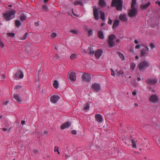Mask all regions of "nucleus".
Listing matches in <instances>:
<instances>
[{"instance_id":"f257e3e1","label":"nucleus","mask_w":160,"mask_h":160,"mask_svg":"<svg viewBox=\"0 0 160 160\" xmlns=\"http://www.w3.org/2000/svg\"><path fill=\"white\" fill-rule=\"evenodd\" d=\"M16 12V10H12L7 12L6 13H3V17L6 21H9L14 18L15 14Z\"/></svg>"},{"instance_id":"f03ea898","label":"nucleus","mask_w":160,"mask_h":160,"mask_svg":"<svg viewBox=\"0 0 160 160\" xmlns=\"http://www.w3.org/2000/svg\"><path fill=\"white\" fill-rule=\"evenodd\" d=\"M112 6L116 8L118 11H121L122 7L123 2L121 0H112Z\"/></svg>"},{"instance_id":"7ed1b4c3","label":"nucleus","mask_w":160,"mask_h":160,"mask_svg":"<svg viewBox=\"0 0 160 160\" xmlns=\"http://www.w3.org/2000/svg\"><path fill=\"white\" fill-rule=\"evenodd\" d=\"M149 66L148 63L146 61H143L138 64L137 67L140 71H143L146 69Z\"/></svg>"},{"instance_id":"20e7f679","label":"nucleus","mask_w":160,"mask_h":160,"mask_svg":"<svg viewBox=\"0 0 160 160\" xmlns=\"http://www.w3.org/2000/svg\"><path fill=\"white\" fill-rule=\"evenodd\" d=\"M91 75L90 74L84 73L82 75V78L83 81L88 82L91 80Z\"/></svg>"},{"instance_id":"39448f33","label":"nucleus","mask_w":160,"mask_h":160,"mask_svg":"<svg viewBox=\"0 0 160 160\" xmlns=\"http://www.w3.org/2000/svg\"><path fill=\"white\" fill-rule=\"evenodd\" d=\"M24 76L23 72L21 71L18 70L17 72L14 76V79L17 80L19 79L22 78Z\"/></svg>"},{"instance_id":"423d86ee","label":"nucleus","mask_w":160,"mask_h":160,"mask_svg":"<svg viewBox=\"0 0 160 160\" xmlns=\"http://www.w3.org/2000/svg\"><path fill=\"white\" fill-rule=\"evenodd\" d=\"M138 13L137 9L135 8H132L129 12L128 15L130 17H133L137 15Z\"/></svg>"},{"instance_id":"0eeeda50","label":"nucleus","mask_w":160,"mask_h":160,"mask_svg":"<svg viewBox=\"0 0 160 160\" xmlns=\"http://www.w3.org/2000/svg\"><path fill=\"white\" fill-rule=\"evenodd\" d=\"M92 88L95 92H99L101 89V85L99 83L95 82L92 85Z\"/></svg>"},{"instance_id":"6e6552de","label":"nucleus","mask_w":160,"mask_h":160,"mask_svg":"<svg viewBox=\"0 0 160 160\" xmlns=\"http://www.w3.org/2000/svg\"><path fill=\"white\" fill-rule=\"evenodd\" d=\"M98 11V9L96 8L95 7H94L93 9V13L94 18L96 20H98L99 19Z\"/></svg>"},{"instance_id":"1a4fd4ad","label":"nucleus","mask_w":160,"mask_h":160,"mask_svg":"<svg viewBox=\"0 0 160 160\" xmlns=\"http://www.w3.org/2000/svg\"><path fill=\"white\" fill-rule=\"evenodd\" d=\"M158 98L156 95H152L149 98V100L150 102L153 103H156L158 101Z\"/></svg>"},{"instance_id":"9d476101","label":"nucleus","mask_w":160,"mask_h":160,"mask_svg":"<svg viewBox=\"0 0 160 160\" xmlns=\"http://www.w3.org/2000/svg\"><path fill=\"white\" fill-rule=\"evenodd\" d=\"M76 73L72 72L69 73L68 77L70 80L74 81L76 80Z\"/></svg>"},{"instance_id":"9b49d317","label":"nucleus","mask_w":160,"mask_h":160,"mask_svg":"<svg viewBox=\"0 0 160 160\" xmlns=\"http://www.w3.org/2000/svg\"><path fill=\"white\" fill-rule=\"evenodd\" d=\"M71 126V123L69 121H67L61 125L60 128L62 130H63L64 129L68 128Z\"/></svg>"},{"instance_id":"f8f14e48","label":"nucleus","mask_w":160,"mask_h":160,"mask_svg":"<svg viewBox=\"0 0 160 160\" xmlns=\"http://www.w3.org/2000/svg\"><path fill=\"white\" fill-rule=\"evenodd\" d=\"M60 97L57 95H53L51 96L50 98L51 101L54 103H56L57 101L59 99Z\"/></svg>"},{"instance_id":"ddd939ff","label":"nucleus","mask_w":160,"mask_h":160,"mask_svg":"<svg viewBox=\"0 0 160 160\" xmlns=\"http://www.w3.org/2000/svg\"><path fill=\"white\" fill-rule=\"evenodd\" d=\"M151 3L150 2H148L146 4H143L140 5V7L142 10L144 11L148 8V7L150 5Z\"/></svg>"},{"instance_id":"4468645a","label":"nucleus","mask_w":160,"mask_h":160,"mask_svg":"<svg viewBox=\"0 0 160 160\" xmlns=\"http://www.w3.org/2000/svg\"><path fill=\"white\" fill-rule=\"evenodd\" d=\"M102 53V51L100 49H98L95 52L94 55L95 57L97 58H99Z\"/></svg>"},{"instance_id":"2eb2a0df","label":"nucleus","mask_w":160,"mask_h":160,"mask_svg":"<svg viewBox=\"0 0 160 160\" xmlns=\"http://www.w3.org/2000/svg\"><path fill=\"white\" fill-rule=\"evenodd\" d=\"M146 82L147 83L151 85H154L157 82V81L155 79H149Z\"/></svg>"},{"instance_id":"dca6fc26","label":"nucleus","mask_w":160,"mask_h":160,"mask_svg":"<svg viewBox=\"0 0 160 160\" xmlns=\"http://www.w3.org/2000/svg\"><path fill=\"white\" fill-rule=\"evenodd\" d=\"M120 21L119 20H115L113 24L112 28L114 30L119 25Z\"/></svg>"},{"instance_id":"f3484780","label":"nucleus","mask_w":160,"mask_h":160,"mask_svg":"<svg viewBox=\"0 0 160 160\" xmlns=\"http://www.w3.org/2000/svg\"><path fill=\"white\" fill-rule=\"evenodd\" d=\"M95 118L96 121L99 122H101L102 121V117L100 114H97L95 116Z\"/></svg>"},{"instance_id":"a211bd4d","label":"nucleus","mask_w":160,"mask_h":160,"mask_svg":"<svg viewBox=\"0 0 160 160\" xmlns=\"http://www.w3.org/2000/svg\"><path fill=\"white\" fill-rule=\"evenodd\" d=\"M98 37L100 39H103L104 38L103 33L102 31H99L98 32Z\"/></svg>"},{"instance_id":"6ab92c4d","label":"nucleus","mask_w":160,"mask_h":160,"mask_svg":"<svg viewBox=\"0 0 160 160\" xmlns=\"http://www.w3.org/2000/svg\"><path fill=\"white\" fill-rule=\"evenodd\" d=\"M99 5L102 8H104L106 6V2L104 0H99Z\"/></svg>"},{"instance_id":"aec40b11","label":"nucleus","mask_w":160,"mask_h":160,"mask_svg":"<svg viewBox=\"0 0 160 160\" xmlns=\"http://www.w3.org/2000/svg\"><path fill=\"white\" fill-rule=\"evenodd\" d=\"M22 23L20 21L18 20H16L15 21V25L17 28H19L21 25Z\"/></svg>"},{"instance_id":"412c9836","label":"nucleus","mask_w":160,"mask_h":160,"mask_svg":"<svg viewBox=\"0 0 160 160\" xmlns=\"http://www.w3.org/2000/svg\"><path fill=\"white\" fill-rule=\"evenodd\" d=\"M90 103V102H88L86 103L83 108L84 110L87 111L89 110L90 108L89 104Z\"/></svg>"},{"instance_id":"4be33fe9","label":"nucleus","mask_w":160,"mask_h":160,"mask_svg":"<svg viewBox=\"0 0 160 160\" xmlns=\"http://www.w3.org/2000/svg\"><path fill=\"white\" fill-rule=\"evenodd\" d=\"M108 45L109 48L113 47L115 44V42H114L113 41H108Z\"/></svg>"},{"instance_id":"5701e85b","label":"nucleus","mask_w":160,"mask_h":160,"mask_svg":"<svg viewBox=\"0 0 160 160\" xmlns=\"http://www.w3.org/2000/svg\"><path fill=\"white\" fill-rule=\"evenodd\" d=\"M119 19L122 22L125 21L127 19V18L125 14L122 15L121 14L119 16Z\"/></svg>"},{"instance_id":"b1692460","label":"nucleus","mask_w":160,"mask_h":160,"mask_svg":"<svg viewBox=\"0 0 160 160\" xmlns=\"http://www.w3.org/2000/svg\"><path fill=\"white\" fill-rule=\"evenodd\" d=\"M140 53V57H142L144 56L145 55L146 52L144 48H142L141 50Z\"/></svg>"},{"instance_id":"393cba45","label":"nucleus","mask_w":160,"mask_h":160,"mask_svg":"<svg viewBox=\"0 0 160 160\" xmlns=\"http://www.w3.org/2000/svg\"><path fill=\"white\" fill-rule=\"evenodd\" d=\"M20 18L21 21H23L26 20L27 17L24 14H22L20 16Z\"/></svg>"},{"instance_id":"a878e982","label":"nucleus","mask_w":160,"mask_h":160,"mask_svg":"<svg viewBox=\"0 0 160 160\" xmlns=\"http://www.w3.org/2000/svg\"><path fill=\"white\" fill-rule=\"evenodd\" d=\"M99 12L100 15V18L102 20H105L104 12H102V11H100Z\"/></svg>"},{"instance_id":"bb28decb","label":"nucleus","mask_w":160,"mask_h":160,"mask_svg":"<svg viewBox=\"0 0 160 160\" xmlns=\"http://www.w3.org/2000/svg\"><path fill=\"white\" fill-rule=\"evenodd\" d=\"M13 98L16 100L17 101L18 103L21 102V100L18 96L17 94L14 95L13 96Z\"/></svg>"},{"instance_id":"cd10ccee","label":"nucleus","mask_w":160,"mask_h":160,"mask_svg":"<svg viewBox=\"0 0 160 160\" xmlns=\"http://www.w3.org/2000/svg\"><path fill=\"white\" fill-rule=\"evenodd\" d=\"M116 38V37L114 34L110 35L108 37V41H113V40Z\"/></svg>"},{"instance_id":"c85d7f7f","label":"nucleus","mask_w":160,"mask_h":160,"mask_svg":"<svg viewBox=\"0 0 160 160\" xmlns=\"http://www.w3.org/2000/svg\"><path fill=\"white\" fill-rule=\"evenodd\" d=\"M53 86L54 88L56 89L57 88L59 87V83L57 80H55L54 81Z\"/></svg>"},{"instance_id":"c756f323","label":"nucleus","mask_w":160,"mask_h":160,"mask_svg":"<svg viewBox=\"0 0 160 160\" xmlns=\"http://www.w3.org/2000/svg\"><path fill=\"white\" fill-rule=\"evenodd\" d=\"M136 0H132L131 8H135L134 7L136 5Z\"/></svg>"},{"instance_id":"7c9ffc66","label":"nucleus","mask_w":160,"mask_h":160,"mask_svg":"<svg viewBox=\"0 0 160 160\" xmlns=\"http://www.w3.org/2000/svg\"><path fill=\"white\" fill-rule=\"evenodd\" d=\"M117 53L118 55L122 60H124V56L120 52H117Z\"/></svg>"},{"instance_id":"2f4dec72","label":"nucleus","mask_w":160,"mask_h":160,"mask_svg":"<svg viewBox=\"0 0 160 160\" xmlns=\"http://www.w3.org/2000/svg\"><path fill=\"white\" fill-rule=\"evenodd\" d=\"M7 35L8 37H14L15 34L14 33H9L8 32L7 33Z\"/></svg>"},{"instance_id":"473e14b6","label":"nucleus","mask_w":160,"mask_h":160,"mask_svg":"<svg viewBox=\"0 0 160 160\" xmlns=\"http://www.w3.org/2000/svg\"><path fill=\"white\" fill-rule=\"evenodd\" d=\"M74 4L75 6L77 5H80L82 6L83 5L82 2L79 1H75L74 3Z\"/></svg>"},{"instance_id":"72a5a7b5","label":"nucleus","mask_w":160,"mask_h":160,"mask_svg":"<svg viewBox=\"0 0 160 160\" xmlns=\"http://www.w3.org/2000/svg\"><path fill=\"white\" fill-rule=\"evenodd\" d=\"M88 49L90 50L89 54L90 55L92 54V55H93L95 51H94L93 49L91 47H88Z\"/></svg>"},{"instance_id":"f704fd0d","label":"nucleus","mask_w":160,"mask_h":160,"mask_svg":"<svg viewBox=\"0 0 160 160\" xmlns=\"http://www.w3.org/2000/svg\"><path fill=\"white\" fill-rule=\"evenodd\" d=\"M131 143L132 144V147L133 148H136V143L133 139H131Z\"/></svg>"},{"instance_id":"c9c22d12","label":"nucleus","mask_w":160,"mask_h":160,"mask_svg":"<svg viewBox=\"0 0 160 160\" xmlns=\"http://www.w3.org/2000/svg\"><path fill=\"white\" fill-rule=\"evenodd\" d=\"M42 69V66L41 64L38 65L37 68V71L38 72V74L40 73Z\"/></svg>"},{"instance_id":"e433bc0d","label":"nucleus","mask_w":160,"mask_h":160,"mask_svg":"<svg viewBox=\"0 0 160 160\" xmlns=\"http://www.w3.org/2000/svg\"><path fill=\"white\" fill-rule=\"evenodd\" d=\"M28 34V32H26L23 35V36L20 38V39L22 40H23L25 39L27 37V35Z\"/></svg>"},{"instance_id":"4c0bfd02","label":"nucleus","mask_w":160,"mask_h":160,"mask_svg":"<svg viewBox=\"0 0 160 160\" xmlns=\"http://www.w3.org/2000/svg\"><path fill=\"white\" fill-rule=\"evenodd\" d=\"M5 79V76L4 74L0 76V81H4Z\"/></svg>"},{"instance_id":"58836bf2","label":"nucleus","mask_w":160,"mask_h":160,"mask_svg":"<svg viewBox=\"0 0 160 160\" xmlns=\"http://www.w3.org/2000/svg\"><path fill=\"white\" fill-rule=\"evenodd\" d=\"M42 8L44 10L48 11V8L46 4H43L42 6Z\"/></svg>"},{"instance_id":"ea45409f","label":"nucleus","mask_w":160,"mask_h":160,"mask_svg":"<svg viewBox=\"0 0 160 160\" xmlns=\"http://www.w3.org/2000/svg\"><path fill=\"white\" fill-rule=\"evenodd\" d=\"M136 67V65L134 63H132L130 65V68L132 69H134Z\"/></svg>"},{"instance_id":"a19ab883","label":"nucleus","mask_w":160,"mask_h":160,"mask_svg":"<svg viewBox=\"0 0 160 160\" xmlns=\"http://www.w3.org/2000/svg\"><path fill=\"white\" fill-rule=\"evenodd\" d=\"M76 58V54H72L70 57V58L71 60H73Z\"/></svg>"},{"instance_id":"79ce46f5","label":"nucleus","mask_w":160,"mask_h":160,"mask_svg":"<svg viewBox=\"0 0 160 160\" xmlns=\"http://www.w3.org/2000/svg\"><path fill=\"white\" fill-rule=\"evenodd\" d=\"M160 138L159 136H157L156 138V142L158 145L160 144Z\"/></svg>"},{"instance_id":"37998d69","label":"nucleus","mask_w":160,"mask_h":160,"mask_svg":"<svg viewBox=\"0 0 160 160\" xmlns=\"http://www.w3.org/2000/svg\"><path fill=\"white\" fill-rule=\"evenodd\" d=\"M78 30H71L70 31V32L71 33H73L74 34H78Z\"/></svg>"},{"instance_id":"c03bdc74","label":"nucleus","mask_w":160,"mask_h":160,"mask_svg":"<svg viewBox=\"0 0 160 160\" xmlns=\"http://www.w3.org/2000/svg\"><path fill=\"white\" fill-rule=\"evenodd\" d=\"M88 34L89 36L92 35L93 31L92 30H89L88 31Z\"/></svg>"},{"instance_id":"a18cd8bd","label":"nucleus","mask_w":160,"mask_h":160,"mask_svg":"<svg viewBox=\"0 0 160 160\" xmlns=\"http://www.w3.org/2000/svg\"><path fill=\"white\" fill-rule=\"evenodd\" d=\"M57 36V33L55 32H53L52 33L51 37L53 38H55Z\"/></svg>"},{"instance_id":"49530a36","label":"nucleus","mask_w":160,"mask_h":160,"mask_svg":"<svg viewBox=\"0 0 160 160\" xmlns=\"http://www.w3.org/2000/svg\"><path fill=\"white\" fill-rule=\"evenodd\" d=\"M0 46L2 48L4 47V45L3 42H2L1 39H0Z\"/></svg>"},{"instance_id":"de8ad7c7","label":"nucleus","mask_w":160,"mask_h":160,"mask_svg":"<svg viewBox=\"0 0 160 160\" xmlns=\"http://www.w3.org/2000/svg\"><path fill=\"white\" fill-rule=\"evenodd\" d=\"M149 46L151 49H153L155 47L154 44L152 43H150Z\"/></svg>"},{"instance_id":"09e8293b","label":"nucleus","mask_w":160,"mask_h":160,"mask_svg":"<svg viewBox=\"0 0 160 160\" xmlns=\"http://www.w3.org/2000/svg\"><path fill=\"white\" fill-rule=\"evenodd\" d=\"M59 56L57 54H56L54 57L53 58V59L54 60H57L59 58Z\"/></svg>"},{"instance_id":"8fccbe9b","label":"nucleus","mask_w":160,"mask_h":160,"mask_svg":"<svg viewBox=\"0 0 160 160\" xmlns=\"http://www.w3.org/2000/svg\"><path fill=\"white\" fill-rule=\"evenodd\" d=\"M118 74L119 75H122L124 74V72L122 70H120L118 72Z\"/></svg>"},{"instance_id":"3c124183","label":"nucleus","mask_w":160,"mask_h":160,"mask_svg":"<svg viewBox=\"0 0 160 160\" xmlns=\"http://www.w3.org/2000/svg\"><path fill=\"white\" fill-rule=\"evenodd\" d=\"M110 70L111 71V75H112V76H114L115 75V73H114V72L113 69L112 68H110Z\"/></svg>"},{"instance_id":"603ef678","label":"nucleus","mask_w":160,"mask_h":160,"mask_svg":"<svg viewBox=\"0 0 160 160\" xmlns=\"http://www.w3.org/2000/svg\"><path fill=\"white\" fill-rule=\"evenodd\" d=\"M112 21L110 19V18H109L108 19V23L112 25Z\"/></svg>"},{"instance_id":"864d4df0","label":"nucleus","mask_w":160,"mask_h":160,"mask_svg":"<svg viewBox=\"0 0 160 160\" xmlns=\"http://www.w3.org/2000/svg\"><path fill=\"white\" fill-rule=\"evenodd\" d=\"M84 28L85 31L87 32H88L89 30L88 28V27L87 26H84Z\"/></svg>"},{"instance_id":"5fc2aeb1","label":"nucleus","mask_w":160,"mask_h":160,"mask_svg":"<svg viewBox=\"0 0 160 160\" xmlns=\"http://www.w3.org/2000/svg\"><path fill=\"white\" fill-rule=\"evenodd\" d=\"M58 147L55 146L54 148V151L55 152L58 151Z\"/></svg>"},{"instance_id":"6e6d98bb","label":"nucleus","mask_w":160,"mask_h":160,"mask_svg":"<svg viewBox=\"0 0 160 160\" xmlns=\"http://www.w3.org/2000/svg\"><path fill=\"white\" fill-rule=\"evenodd\" d=\"M72 133L74 135H76L77 134V132L76 130H72Z\"/></svg>"},{"instance_id":"4d7b16f0","label":"nucleus","mask_w":160,"mask_h":160,"mask_svg":"<svg viewBox=\"0 0 160 160\" xmlns=\"http://www.w3.org/2000/svg\"><path fill=\"white\" fill-rule=\"evenodd\" d=\"M21 87V86L20 85L16 86L15 87L14 89H19Z\"/></svg>"},{"instance_id":"13d9d810","label":"nucleus","mask_w":160,"mask_h":160,"mask_svg":"<svg viewBox=\"0 0 160 160\" xmlns=\"http://www.w3.org/2000/svg\"><path fill=\"white\" fill-rule=\"evenodd\" d=\"M72 13H73V15L74 16H77V17H78V14H75L74 13V12H73V8H72Z\"/></svg>"},{"instance_id":"bf43d9fd","label":"nucleus","mask_w":160,"mask_h":160,"mask_svg":"<svg viewBox=\"0 0 160 160\" xmlns=\"http://www.w3.org/2000/svg\"><path fill=\"white\" fill-rule=\"evenodd\" d=\"M141 45H136L135 47L136 49H139L141 47Z\"/></svg>"},{"instance_id":"052dcab7","label":"nucleus","mask_w":160,"mask_h":160,"mask_svg":"<svg viewBox=\"0 0 160 160\" xmlns=\"http://www.w3.org/2000/svg\"><path fill=\"white\" fill-rule=\"evenodd\" d=\"M9 102V101H7L6 102L3 101V103L4 104L6 105Z\"/></svg>"},{"instance_id":"680f3d73","label":"nucleus","mask_w":160,"mask_h":160,"mask_svg":"<svg viewBox=\"0 0 160 160\" xmlns=\"http://www.w3.org/2000/svg\"><path fill=\"white\" fill-rule=\"evenodd\" d=\"M35 25L36 26H39V23L38 22H35L34 23Z\"/></svg>"},{"instance_id":"e2e57ef3","label":"nucleus","mask_w":160,"mask_h":160,"mask_svg":"<svg viewBox=\"0 0 160 160\" xmlns=\"http://www.w3.org/2000/svg\"><path fill=\"white\" fill-rule=\"evenodd\" d=\"M38 151L37 150H35L33 151V152L35 154H36L38 152Z\"/></svg>"},{"instance_id":"0e129e2a","label":"nucleus","mask_w":160,"mask_h":160,"mask_svg":"<svg viewBox=\"0 0 160 160\" xmlns=\"http://www.w3.org/2000/svg\"><path fill=\"white\" fill-rule=\"evenodd\" d=\"M136 93L137 92L136 91H134L132 92V94L134 96L136 94Z\"/></svg>"},{"instance_id":"69168bd1","label":"nucleus","mask_w":160,"mask_h":160,"mask_svg":"<svg viewBox=\"0 0 160 160\" xmlns=\"http://www.w3.org/2000/svg\"><path fill=\"white\" fill-rule=\"evenodd\" d=\"M134 42L136 44H138V42L136 40H134Z\"/></svg>"},{"instance_id":"338daca9","label":"nucleus","mask_w":160,"mask_h":160,"mask_svg":"<svg viewBox=\"0 0 160 160\" xmlns=\"http://www.w3.org/2000/svg\"><path fill=\"white\" fill-rule=\"evenodd\" d=\"M145 48L146 50L147 51H148L149 48H148V47L147 46H145Z\"/></svg>"},{"instance_id":"774afa93","label":"nucleus","mask_w":160,"mask_h":160,"mask_svg":"<svg viewBox=\"0 0 160 160\" xmlns=\"http://www.w3.org/2000/svg\"><path fill=\"white\" fill-rule=\"evenodd\" d=\"M25 123V121H22L21 124L22 125H24Z\"/></svg>"}]
</instances>
